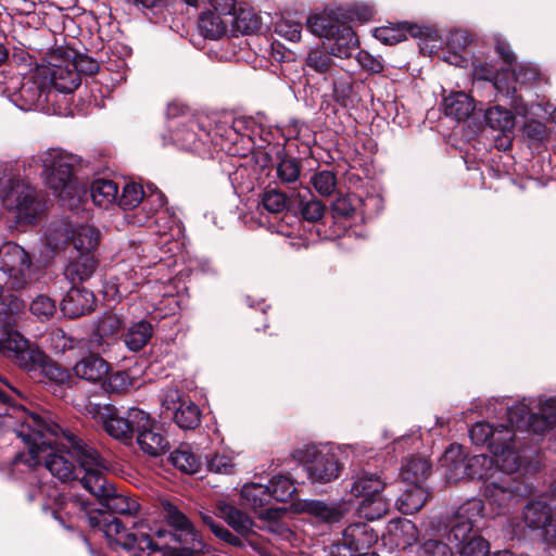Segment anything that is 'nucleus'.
Returning <instances> with one entry per match:
<instances>
[{
    "instance_id": "33",
    "label": "nucleus",
    "mask_w": 556,
    "mask_h": 556,
    "mask_svg": "<svg viewBox=\"0 0 556 556\" xmlns=\"http://www.w3.org/2000/svg\"><path fill=\"white\" fill-rule=\"evenodd\" d=\"M430 495L426 485H406V489L396 498V508L405 515L417 513L426 504Z\"/></svg>"
},
{
    "instance_id": "18",
    "label": "nucleus",
    "mask_w": 556,
    "mask_h": 556,
    "mask_svg": "<svg viewBox=\"0 0 556 556\" xmlns=\"http://www.w3.org/2000/svg\"><path fill=\"white\" fill-rule=\"evenodd\" d=\"M515 433L511 427L500 425L493 426L492 438L489 441V451L496 457L502 458L503 465L507 464V468L517 469L518 462L514 452Z\"/></svg>"
},
{
    "instance_id": "38",
    "label": "nucleus",
    "mask_w": 556,
    "mask_h": 556,
    "mask_svg": "<svg viewBox=\"0 0 556 556\" xmlns=\"http://www.w3.org/2000/svg\"><path fill=\"white\" fill-rule=\"evenodd\" d=\"M202 522L212 531V533L223 543L233 547H244L245 539L237 532H231L220 521L216 520L211 513H200Z\"/></svg>"
},
{
    "instance_id": "53",
    "label": "nucleus",
    "mask_w": 556,
    "mask_h": 556,
    "mask_svg": "<svg viewBox=\"0 0 556 556\" xmlns=\"http://www.w3.org/2000/svg\"><path fill=\"white\" fill-rule=\"evenodd\" d=\"M37 367L40 375L48 381L61 384L68 379V372L56 364L47 359L46 355L37 349Z\"/></svg>"
},
{
    "instance_id": "13",
    "label": "nucleus",
    "mask_w": 556,
    "mask_h": 556,
    "mask_svg": "<svg viewBox=\"0 0 556 556\" xmlns=\"http://www.w3.org/2000/svg\"><path fill=\"white\" fill-rule=\"evenodd\" d=\"M525 526L544 542L556 541V516L552 507L542 501H532L522 509Z\"/></svg>"
},
{
    "instance_id": "50",
    "label": "nucleus",
    "mask_w": 556,
    "mask_h": 556,
    "mask_svg": "<svg viewBox=\"0 0 556 556\" xmlns=\"http://www.w3.org/2000/svg\"><path fill=\"white\" fill-rule=\"evenodd\" d=\"M331 56L333 55L330 53V49L313 48L305 58V65L318 74H327L331 72L334 65Z\"/></svg>"
},
{
    "instance_id": "30",
    "label": "nucleus",
    "mask_w": 556,
    "mask_h": 556,
    "mask_svg": "<svg viewBox=\"0 0 556 556\" xmlns=\"http://www.w3.org/2000/svg\"><path fill=\"white\" fill-rule=\"evenodd\" d=\"M73 370L78 378L97 382L108 376L109 364L99 355L90 354L77 362Z\"/></svg>"
},
{
    "instance_id": "49",
    "label": "nucleus",
    "mask_w": 556,
    "mask_h": 556,
    "mask_svg": "<svg viewBox=\"0 0 556 556\" xmlns=\"http://www.w3.org/2000/svg\"><path fill=\"white\" fill-rule=\"evenodd\" d=\"M169 460L177 469L188 475H194L201 468V462L188 447L181 446L172 452Z\"/></svg>"
},
{
    "instance_id": "31",
    "label": "nucleus",
    "mask_w": 556,
    "mask_h": 556,
    "mask_svg": "<svg viewBox=\"0 0 556 556\" xmlns=\"http://www.w3.org/2000/svg\"><path fill=\"white\" fill-rule=\"evenodd\" d=\"M443 112L446 116L456 119L457 122L466 121L475 110L473 99L463 92H452L443 99Z\"/></svg>"
},
{
    "instance_id": "36",
    "label": "nucleus",
    "mask_w": 556,
    "mask_h": 556,
    "mask_svg": "<svg viewBox=\"0 0 556 556\" xmlns=\"http://www.w3.org/2000/svg\"><path fill=\"white\" fill-rule=\"evenodd\" d=\"M300 509L326 523L339 522L342 518V511L337 505L324 501L304 500L300 503Z\"/></svg>"
},
{
    "instance_id": "55",
    "label": "nucleus",
    "mask_w": 556,
    "mask_h": 556,
    "mask_svg": "<svg viewBox=\"0 0 556 556\" xmlns=\"http://www.w3.org/2000/svg\"><path fill=\"white\" fill-rule=\"evenodd\" d=\"M230 23L235 24L242 34L257 33L262 28L261 18L249 10H240L237 15L231 16Z\"/></svg>"
},
{
    "instance_id": "17",
    "label": "nucleus",
    "mask_w": 556,
    "mask_h": 556,
    "mask_svg": "<svg viewBox=\"0 0 556 556\" xmlns=\"http://www.w3.org/2000/svg\"><path fill=\"white\" fill-rule=\"evenodd\" d=\"M210 134L202 129L192 117H186L174 126L173 142L182 150L200 152Z\"/></svg>"
},
{
    "instance_id": "51",
    "label": "nucleus",
    "mask_w": 556,
    "mask_h": 556,
    "mask_svg": "<svg viewBox=\"0 0 556 556\" xmlns=\"http://www.w3.org/2000/svg\"><path fill=\"white\" fill-rule=\"evenodd\" d=\"M375 14V10L367 3H355L346 9H338L333 11L334 20L343 18L349 22H368Z\"/></svg>"
},
{
    "instance_id": "19",
    "label": "nucleus",
    "mask_w": 556,
    "mask_h": 556,
    "mask_svg": "<svg viewBox=\"0 0 556 556\" xmlns=\"http://www.w3.org/2000/svg\"><path fill=\"white\" fill-rule=\"evenodd\" d=\"M138 428L136 437L137 443L143 453L150 456H160L168 450V441L162 433L157 422L148 414L147 422Z\"/></svg>"
},
{
    "instance_id": "57",
    "label": "nucleus",
    "mask_w": 556,
    "mask_h": 556,
    "mask_svg": "<svg viewBox=\"0 0 556 556\" xmlns=\"http://www.w3.org/2000/svg\"><path fill=\"white\" fill-rule=\"evenodd\" d=\"M48 346L55 353H64L74 349L78 340L68 336L64 330L55 328L51 330L46 339Z\"/></svg>"
},
{
    "instance_id": "43",
    "label": "nucleus",
    "mask_w": 556,
    "mask_h": 556,
    "mask_svg": "<svg viewBox=\"0 0 556 556\" xmlns=\"http://www.w3.org/2000/svg\"><path fill=\"white\" fill-rule=\"evenodd\" d=\"M484 119L490 128L498 130L505 137L513 131L515 126V116L511 111L500 105L488 109Z\"/></svg>"
},
{
    "instance_id": "45",
    "label": "nucleus",
    "mask_w": 556,
    "mask_h": 556,
    "mask_svg": "<svg viewBox=\"0 0 556 556\" xmlns=\"http://www.w3.org/2000/svg\"><path fill=\"white\" fill-rule=\"evenodd\" d=\"M467 466V478L482 480V483H485V480L493 473L495 469H501L497 459L494 460L492 457L484 454L473 456L468 455Z\"/></svg>"
},
{
    "instance_id": "46",
    "label": "nucleus",
    "mask_w": 556,
    "mask_h": 556,
    "mask_svg": "<svg viewBox=\"0 0 556 556\" xmlns=\"http://www.w3.org/2000/svg\"><path fill=\"white\" fill-rule=\"evenodd\" d=\"M473 75L478 79L492 81L494 88L497 92L508 97L514 98L516 93V87L508 85L503 78L500 77V74L493 66L489 64L479 63L473 67Z\"/></svg>"
},
{
    "instance_id": "22",
    "label": "nucleus",
    "mask_w": 556,
    "mask_h": 556,
    "mask_svg": "<svg viewBox=\"0 0 556 556\" xmlns=\"http://www.w3.org/2000/svg\"><path fill=\"white\" fill-rule=\"evenodd\" d=\"M441 467L448 482L460 481L468 476V454L462 445L452 444L445 450L441 459Z\"/></svg>"
},
{
    "instance_id": "39",
    "label": "nucleus",
    "mask_w": 556,
    "mask_h": 556,
    "mask_svg": "<svg viewBox=\"0 0 556 556\" xmlns=\"http://www.w3.org/2000/svg\"><path fill=\"white\" fill-rule=\"evenodd\" d=\"M229 23L230 18L225 20V16L208 10L199 16L198 27L204 38L214 40L226 34Z\"/></svg>"
},
{
    "instance_id": "2",
    "label": "nucleus",
    "mask_w": 556,
    "mask_h": 556,
    "mask_svg": "<svg viewBox=\"0 0 556 556\" xmlns=\"http://www.w3.org/2000/svg\"><path fill=\"white\" fill-rule=\"evenodd\" d=\"M70 442L75 450L85 476L79 478L84 489L96 497L103 498L105 506L115 514L136 516L140 510V504L134 497L117 494L104 472L108 470L105 459L96 447L77 438H71Z\"/></svg>"
},
{
    "instance_id": "44",
    "label": "nucleus",
    "mask_w": 556,
    "mask_h": 556,
    "mask_svg": "<svg viewBox=\"0 0 556 556\" xmlns=\"http://www.w3.org/2000/svg\"><path fill=\"white\" fill-rule=\"evenodd\" d=\"M391 498L381 493L362 500L358 504L357 511L361 517L372 521L383 517L390 508Z\"/></svg>"
},
{
    "instance_id": "29",
    "label": "nucleus",
    "mask_w": 556,
    "mask_h": 556,
    "mask_svg": "<svg viewBox=\"0 0 556 556\" xmlns=\"http://www.w3.org/2000/svg\"><path fill=\"white\" fill-rule=\"evenodd\" d=\"M386 486L387 483L377 473L362 470L352 477L350 493L355 497L365 500L381 493Z\"/></svg>"
},
{
    "instance_id": "24",
    "label": "nucleus",
    "mask_w": 556,
    "mask_h": 556,
    "mask_svg": "<svg viewBox=\"0 0 556 556\" xmlns=\"http://www.w3.org/2000/svg\"><path fill=\"white\" fill-rule=\"evenodd\" d=\"M215 509L219 517L238 534L247 538L249 534L253 533V520L227 498L217 500Z\"/></svg>"
},
{
    "instance_id": "52",
    "label": "nucleus",
    "mask_w": 556,
    "mask_h": 556,
    "mask_svg": "<svg viewBox=\"0 0 556 556\" xmlns=\"http://www.w3.org/2000/svg\"><path fill=\"white\" fill-rule=\"evenodd\" d=\"M270 502H287L295 492V486L290 478L286 476L274 477L267 484Z\"/></svg>"
},
{
    "instance_id": "16",
    "label": "nucleus",
    "mask_w": 556,
    "mask_h": 556,
    "mask_svg": "<svg viewBox=\"0 0 556 556\" xmlns=\"http://www.w3.org/2000/svg\"><path fill=\"white\" fill-rule=\"evenodd\" d=\"M0 353L16 359L21 367L31 370L35 366V351L29 342L12 327H0Z\"/></svg>"
},
{
    "instance_id": "20",
    "label": "nucleus",
    "mask_w": 556,
    "mask_h": 556,
    "mask_svg": "<svg viewBox=\"0 0 556 556\" xmlns=\"http://www.w3.org/2000/svg\"><path fill=\"white\" fill-rule=\"evenodd\" d=\"M94 294L86 288L73 286L61 303V311L68 318H77L94 309Z\"/></svg>"
},
{
    "instance_id": "59",
    "label": "nucleus",
    "mask_w": 556,
    "mask_h": 556,
    "mask_svg": "<svg viewBox=\"0 0 556 556\" xmlns=\"http://www.w3.org/2000/svg\"><path fill=\"white\" fill-rule=\"evenodd\" d=\"M339 24V20H334L333 11L331 16L313 15L307 18V27L317 36L328 38L332 35V30Z\"/></svg>"
},
{
    "instance_id": "37",
    "label": "nucleus",
    "mask_w": 556,
    "mask_h": 556,
    "mask_svg": "<svg viewBox=\"0 0 556 556\" xmlns=\"http://www.w3.org/2000/svg\"><path fill=\"white\" fill-rule=\"evenodd\" d=\"M99 240V230L90 225H79L75 227L71 237V242L76 254H94Z\"/></svg>"
},
{
    "instance_id": "61",
    "label": "nucleus",
    "mask_w": 556,
    "mask_h": 556,
    "mask_svg": "<svg viewBox=\"0 0 556 556\" xmlns=\"http://www.w3.org/2000/svg\"><path fill=\"white\" fill-rule=\"evenodd\" d=\"M312 184L320 195L329 197L337 188V177L331 170H320L312 177Z\"/></svg>"
},
{
    "instance_id": "6",
    "label": "nucleus",
    "mask_w": 556,
    "mask_h": 556,
    "mask_svg": "<svg viewBox=\"0 0 556 556\" xmlns=\"http://www.w3.org/2000/svg\"><path fill=\"white\" fill-rule=\"evenodd\" d=\"M515 470L495 469L482 483V494L489 505L498 510L497 514H505L530 492L529 485Z\"/></svg>"
},
{
    "instance_id": "64",
    "label": "nucleus",
    "mask_w": 556,
    "mask_h": 556,
    "mask_svg": "<svg viewBox=\"0 0 556 556\" xmlns=\"http://www.w3.org/2000/svg\"><path fill=\"white\" fill-rule=\"evenodd\" d=\"M458 547L460 556H488L490 552L489 542L480 535H473Z\"/></svg>"
},
{
    "instance_id": "1",
    "label": "nucleus",
    "mask_w": 556,
    "mask_h": 556,
    "mask_svg": "<svg viewBox=\"0 0 556 556\" xmlns=\"http://www.w3.org/2000/svg\"><path fill=\"white\" fill-rule=\"evenodd\" d=\"M77 438L92 447L94 445L78 434L62 429L50 412L37 407V465L43 463L50 473L62 482L78 479L77 467L67 456L76 459L79 470L85 473L78 456L70 442Z\"/></svg>"
},
{
    "instance_id": "63",
    "label": "nucleus",
    "mask_w": 556,
    "mask_h": 556,
    "mask_svg": "<svg viewBox=\"0 0 556 556\" xmlns=\"http://www.w3.org/2000/svg\"><path fill=\"white\" fill-rule=\"evenodd\" d=\"M262 205L267 212L278 214L286 210L287 198L285 193L279 190L269 189L263 193Z\"/></svg>"
},
{
    "instance_id": "21",
    "label": "nucleus",
    "mask_w": 556,
    "mask_h": 556,
    "mask_svg": "<svg viewBox=\"0 0 556 556\" xmlns=\"http://www.w3.org/2000/svg\"><path fill=\"white\" fill-rule=\"evenodd\" d=\"M342 539L344 542H348L354 551H357L359 556H379L374 552H366L378 541V534L366 522L349 525L342 533Z\"/></svg>"
},
{
    "instance_id": "40",
    "label": "nucleus",
    "mask_w": 556,
    "mask_h": 556,
    "mask_svg": "<svg viewBox=\"0 0 556 556\" xmlns=\"http://www.w3.org/2000/svg\"><path fill=\"white\" fill-rule=\"evenodd\" d=\"M153 334L152 325L141 319L132 323L124 336V342L126 346L134 352L142 350L150 341Z\"/></svg>"
},
{
    "instance_id": "9",
    "label": "nucleus",
    "mask_w": 556,
    "mask_h": 556,
    "mask_svg": "<svg viewBox=\"0 0 556 556\" xmlns=\"http://www.w3.org/2000/svg\"><path fill=\"white\" fill-rule=\"evenodd\" d=\"M484 503L481 498L471 497L463 503L450 521L448 541L456 546L470 540L475 529L483 518Z\"/></svg>"
},
{
    "instance_id": "42",
    "label": "nucleus",
    "mask_w": 556,
    "mask_h": 556,
    "mask_svg": "<svg viewBox=\"0 0 556 556\" xmlns=\"http://www.w3.org/2000/svg\"><path fill=\"white\" fill-rule=\"evenodd\" d=\"M165 206V195L159 190L153 191L143 198L142 207L135 214L132 223L137 226H143Z\"/></svg>"
},
{
    "instance_id": "3",
    "label": "nucleus",
    "mask_w": 556,
    "mask_h": 556,
    "mask_svg": "<svg viewBox=\"0 0 556 556\" xmlns=\"http://www.w3.org/2000/svg\"><path fill=\"white\" fill-rule=\"evenodd\" d=\"M80 84L81 78L70 65V54L61 49L50 51L41 64L37 63V108L56 92H73Z\"/></svg>"
},
{
    "instance_id": "41",
    "label": "nucleus",
    "mask_w": 556,
    "mask_h": 556,
    "mask_svg": "<svg viewBox=\"0 0 556 556\" xmlns=\"http://www.w3.org/2000/svg\"><path fill=\"white\" fill-rule=\"evenodd\" d=\"M118 186L113 180L96 179L90 186V195L93 203L108 208L117 202Z\"/></svg>"
},
{
    "instance_id": "62",
    "label": "nucleus",
    "mask_w": 556,
    "mask_h": 556,
    "mask_svg": "<svg viewBox=\"0 0 556 556\" xmlns=\"http://www.w3.org/2000/svg\"><path fill=\"white\" fill-rule=\"evenodd\" d=\"M70 65L78 73L79 78L81 75L90 76L96 74L100 67L97 60L83 53L70 55Z\"/></svg>"
},
{
    "instance_id": "23",
    "label": "nucleus",
    "mask_w": 556,
    "mask_h": 556,
    "mask_svg": "<svg viewBox=\"0 0 556 556\" xmlns=\"http://www.w3.org/2000/svg\"><path fill=\"white\" fill-rule=\"evenodd\" d=\"M2 203L8 210L17 211L21 217L31 215L30 211L35 203L34 189L23 180H17L2 197Z\"/></svg>"
},
{
    "instance_id": "8",
    "label": "nucleus",
    "mask_w": 556,
    "mask_h": 556,
    "mask_svg": "<svg viewBox=\"0 0 556 556\" xmlns=\"http://www.w3.org/2000/svg\"><path fill=\"white\" fill-rule=\"evenodd\" d=\"M163 413L182 430H194L201 425L202 412L189 397L176 388L163 389L161 393Z\"/></svg>"
},
{
    "instance_id": "35",
    "label": "nucleus",
    "mask_w": 556,
    "mask_h": 556,
    "mask_svg": "<svg viewBox=\"0 0 556 556\" xmlns=\"http://www.w3.org/2000/svg\"><path fill=\"white\" fill-rule=\"evenodd\" d=\"M122 318L112 312L104 313L97 321L90 338L92 346H102L108 339L113 338L122 328Z\"/></svg>"
},
{
    "instance_id": "25",
    "label": "nucleus",
    "mask_w": 556,
    "mask_h": 556,
    "mask_svg": "<svg viewBox=\"0 0 556 556\" xmlns=\"http://www.w3.org/2000/svg\"><path fill=\"white\" fill-rule=\"evenodd\" d=\"M387 534L392 544L406 549L417 542L419 531L413 521L405 518H395L389 521Z\"/></svg>"
},
{
    "instance_id": "4",
    "label": "nucleus",
    "mask_w": 556,
    "mask_h": 556,
    "mask_svg": "<svg viewBox=\"0 0 556 556\" xmlns=\"http://www.w3.org/2000/svg\"><path fill=\"white\" fill-rule=\"evenodd\" d=\"M10 396L0 390V416L21 419L14 432L26 446V451L17 453L11 463V476L14 479L27 480L35 475V414L27 413L23 407L10 404Z\"/></svg>"
},
{
    "instance_id": "60",
    "label": "nucleus",
    "mask_w": 556,
    "mask_h": 556,
    "mask_svg": "<svg viewBox=\"0 0 556 556\" xmlns=\"http://www.w3.org/2000/svg\"><path fill=\"white\" fill-rule=\"evenodd\" d=\"M300 173V164L295 159L283 157L277 165V177L282 184H296Z\"/></svg>"
},
{
    "instance_id": "14",
    "label": "nucleus",
    "mask_w": 556,
    "mask_h": 556,
    "mask_svg": "<svg viewBox=\"0 0 556 556\" xmlns=\"http://www.w3.org/2000/svg\"><path fill=\"white\" fill-rule=\"evenodd\" d=\"M29 267V255L22 247L7 242L0 248V269L12 279L13 288L25 286Z\"/></svg>"
},
{
    "instance_id": "11",
    "label": "nucleus",
    "mask_w": 556,
    "mask_h": 556,
    "mask_svg": "<svg viewBox=\"0 0 556 556\" xmlns=\"http://www.w3.org/2000/svg\"><path fill=\"white\" fill-rule=\"evenodd\" d=\"M305 469L312 483H328L339 477L341 464L337 453L313 446L306 450Z\"/></svg>"
},
{
    "instance_id": "12",
    "label": "nucleus",
    "mask_w": 556,
    "mask_h": 556,
    "mask_svg": "<svg viewBox=\"0 0 556 556\" xmlns=\"http://www.w3.org/2000/svg\"><path fill=\"white\" fill-rule=\"evenodd\" d=\"M106 410L109 413L103 420L105 431L125 444L131 443L138 428H142L143 422L148 420V413L137 407L129 408L125 416H121L110 408Z\"/></svg>"
},
{
    "instance_id": "58",
    "label": "nucleus",
    "mask_w": 556,
    "mask_h": 556,
    "mask_svg": "<svg viewBox=\"0 0 556 556\" xmlns=\"http://www.w3.org/2000/svg\"><path fill=\"white\" fill-rule=\"evenodd\" d=\"M132 381L130 376L126 371H115L111 375L108 374L102 382V388L110 394H118L131 387Z\"/></svg>"
},
{
    "instance_id": "7",
    "label": "nucleus",
    "mask_w": 556,
    "mask_h": 556,
    "mask_svg": "<svg viewBox=\"0 0 556 556\" xmlns=\"http://www.w3.org/2000/svg\"><path fill=\"white\" fill-rule=\"evenodd\" d=\"M101 529L110 545L115 544L122 547L118 556H140L137 551L144 552L159 548L154 544L148 531L149 526L144 521L134 522L131 529H127L121 520L112 518L105 520ZM90 551L93 555L101 556L93 549Z\"/></svg>"
},
{
    "instance_id": "5",
    "label": "nucleus",
    "mask_w": 556,
    "mask_h": 556,
    "mask_svg": "<svg viewBox=\"0 0 556 556\" xmlns=\"http://www.w3.org/2000/svg\"><path fill=\"white\" fill-rule=\"evenodd\" d=\"M80 157L51 150L42 155V176L46 184L61 200H74L79 197V187L74 177V166Z\"/></svg>"
},
{
    "instance_id": "54",
    "label": "nucleus",
    "mask_w": 556,
    "mask_h": 556,
    "mask_svg": "<svg viewBox=\"0 0 556 556\" xmlns=\"http://www.w3.org/2000/svg\"><path fill=\"white\" fill-rule=\"evenodd\" d=\"M144 198L143 188L136 182L126 184L122 190V194L117 195V204L123 210L136 208Z\"/></svg>"
},
{
    "instance_id": "10",
    "label": "nucleus",
    "mask_w": 556,
    "mask_h": 556,
    "mask_svg": "<svg viewBox=\"0 0 556 556\" xmlns=\"http://www.w3.org/2000/svg\"><path fill=\"white\" fill-rule=\"evenodd\" d=\"M41 518L43 522L54 521L63 529L73 530L87 518L86 505L78 496L62 494L51 505H42Z\"/></svg>"
},
{
    "instance_id": "56",
    "label": "nucleus",
    "mask_w": 556,
    "mask_h": 556,
    "mask_svg": "<svg viewBox=\"0 0 556 556\" xmlns=\"http://www.w3.org/2000/svg\"><path fill=\"white\" fill-rule=\"evenodd\" d=\"M301 198L299 201V210L301 213V216L304 220L309 223H316L325 214V205L321 201L311 197L309 199H306L305 195H300Z\"/></svg>"
},
{
    "instance_id": "28",
    "label": "nucleus",
    "mask_w": 556,
    "mask_h": 556,
    "mask_svg": "<svg viewBox=\"0 0 556 556\" xmlns=\"http://www.w3.org/2000/svg\"><path fill=\"white\" fill-rule=\"evenodd\" d=\"M328 39H332L330 45V53L340 59H349L358 47V40L351 26L339 23L329 35Z\"/></svg>"
},
{
    "instance_id": "34",
    "label": "nucleus",
    "mask_w": 556,
    "mask_h": 556,
    "mask_svg": "<svg viewBox=\"0 0 556 556\" xmlns=\"http://www.w3.org/2000/svg\"><path fill=\"white\" fill-rule=\"evenodd\" d=\"M407 35L414 38L421 37L422 29L418 25L402 23L392 26L378 27L374 36L386 45H396L407 39Z\"/></svg>"
},
{
    "instance_id": "15",
    "label": "nucleus",
    "mask_w": 556,
    "mask_h": 556,
    "mask_svg": "<svg viewBox=\"0 0 556 556\" xmlns=\"http://www.w3.org/2000/svg\"><path fill=\"white\" fill-rule=\"evenodd\" d=\"M507 418L511 427L535 434H544L556 425L551 417L540 413H530V404L526 400L508 407Z\"/></svg>"
},
{
    "instance_id": "27",
    "label": "nucleus",
    "mask_w": 556,
    "mask_h": 556,
    "mask_svg": "<svg viewBox=\"0 0 556 556\" xmlns=\"http://www.w3.org/2000/svg\"><path fill=\"white\" fill-rule=\"evenodd\" d=\"M21 78L13 86L10 94L11 102L24 112H29L35 105V71L29 68L25 73H21Z\"/></svg>"
},
{
    "instance_id": "32",
    "label": "nucleus",
    "mask_w": 556,
    "mask_h": 556,
    "mask_svg": "<svg viewBox=\"0 0 556 556\" xmlns=\"http://www.w3.org/2000/svg\"><path fill=\"white\" fill-rule=\"evenodd\" d=\"M431 471L432 467L428 459L409 457L403 463L400 476L406 485H425Z\"/></svg>"
},
{
    "instance_id": "26",
    "label": "nucleus",
    "mask_w": 556,
    "mask_h": 556,
    "mask_svg": "<svg viewBox=\"0 0 556 556\" xmlns=\"http://www.w3.org/2000/svg\"><path fill=\"white\" fill-rule=\"evenodd\" d=\"M98 267L94 254H76L70 257L64 275L68 281L76 286L93 276Z\"/></svg>"
},
{
    "instance_id": "48",
    "label": "nucleus",
    "mask_w": 556,
    "mask_h": 556,
    "mask_svg": "<svg viewBox=\"0 0 556 556\" xmlns=\"http://www.w3.org/2000/svg\"><path fill=\"white\" fill-rule=\"evenodd\" d=\"M24 302L14 294L2 298L0 304V327H13L21 313L24 312Z\"/></svg>"
},
{
    "instance_id": "47",
    "label": "nucleus",
    "mask_w": 556,
    "mask_h": 556,
    "mask_svg": "<svg viewBox=\"0 0 556 556\" xmlns=\"http://www.w3.org/2000/svg\"><path fill=\"white\" fill-rule=\"evenodd\" d=\"M240 494L245 504L254 510L268 506L271 503L267 484L245 483L241 488Z\"/></svg>"
}]
</instances>
